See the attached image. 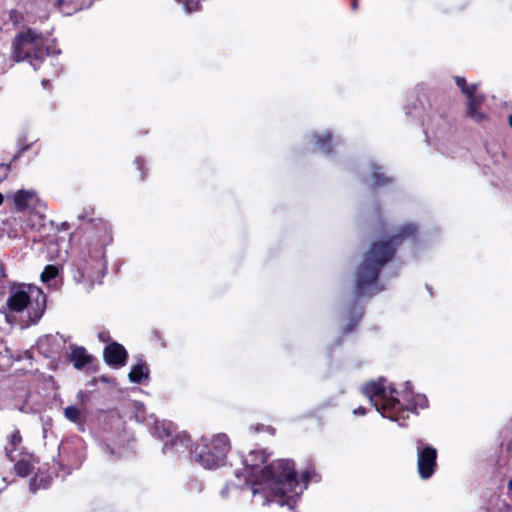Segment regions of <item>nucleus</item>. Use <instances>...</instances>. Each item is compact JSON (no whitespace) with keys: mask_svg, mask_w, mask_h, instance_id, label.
Returning a JSON list of instances; mask_svg holds the SVG:
<instances>
[{"mask_svg":"<svg viewBox=\"0 0 512 512\" xmlns=\"http://www.w3.org/2000/svg\"><path fill=\"white\" fill-rule=\"evenodd\" d=\"M267 460L264 450H253L244 458L245 475L236 472L237 483L233 487L252 485L254 498L260 499L261 505L276 502L280 506L293 508L298 497L306 489V483L297 480L293 462L280 459L261 468Z\"/></svg>","mask_w":512,"mask_h":512,"instance_id":"nucleus-1","label":"nucleus"},{"mask_svg":"<svg viewBox=\"0 0 512 512\" xmlns=\"http://www.w3.org/2000/svg\"><path fill=\"white\" fill-rule=\"evenodd\" d=\"M415 232L416 227L414 225H405L396 236L385 242L380 241L373 244L357 272V296H363L365 294L371 295L380 291V289L374 288V284L382 266L393 256L395 245L399 243V240L411 236Z\"/></svg>","mask_w":512,"mask_h":512,"instance_id":"nucleus-2","label":"nucleus"},{"mask_svg":"<svg viewBox=\"0 0 512 512\" xmlns=\"http://www.w3.org/2000/svg\"><path fill=\"white\" fill-rule=\"evenodd\" d=\"M362 393L369 398L370 402L378 412L382 413L383 417L393 421L405 418V414L415 411L417 406L420 408L427 407V399L423 395H417L413 400L402 396L404 402L402 403L395 397L396 390L391 385H387L386 380L382 378L364 385Z\"/></svg>","mask_w":512,"mask_h":512,"instance_id":"nucleus-3","label":"nucleus"},{"mask_svg":"<svg viewBox=\"0 0 512 512\" xmlns=\"http://www.w3.org/2000/svg\"><path fill=\"white\" fill-rule=\"evenodd\" d=\"M6 305L10 312L27 310L31 323L37 322L46 308V295L35 285L20 284L10 290Z\"/></svg>","mask_w":512,"mask_h":512,"instance_id":"nucleus-4","label":"nucleus"},{"mask_svg":"<svg viewBox=\"0 0 512 512\" xmlns=\"http://www.w3.org/2000/svg\"><path fill=\"white\" fill-rule=\"evenodd\" d=\"M50 52L43 47V38L35 31L28 29L18 34L13 41L12 57L15 61L29 60L34 69H38Z\"/></svg>","mask_w":512,"mask_h":512,"instance_id":"nucleus-5","label":"nucleus"},{"mask_svg":"<svg viewBox=\"0 0 512 512\" xmlns=\"http://www.w3.org/2000/svg\"><path fill=\"white\" fill-rule=\"evenodd\" d=\"M230 449L229 439L225 434L214 436L209 442L202 439L195 447V459L207 469H213L224 463Z\"/></svg>","mask_w":512,"mask_h":512,"instance_id":"nucleus-6","label":"nucleus"},{"mask_svg":"<svg viewBox=\"0 0 512 512\" xmlns=\"http://www.w3.org/2000/svg\"><path fill=\"white\" fill-rule=\"evenodd\" d=\"M59 451L61 459L73 469H78L86 456L84 443L78 437L63 442Z\"/></svg>","mask_w":512,"mask_h":512,"instance_id":"nucleus-7","label":"nucleus"},{"mask_svg":"<svg viewBox=\"0 0 512 512\" xmlns=\"http://www.w3.org/2000/svg\"><path fill=\"white\" fill-rule=\"evenodd\" d=\"M418 472L422 479L430 478L436 467V449L430 446H423L421 441L417 443Z\"/></svg>","mask_w":512,"mask_h":512,"instance_id":"nucleus-8","label":"nucleus"},{"mask_svg":"<svg viewBox=\"0 0 512 512\" xmlns=\"http://www.w3.org/2000/svg\"><path fill=\"white\" fill-rule=\"evenodd\" d=\"M467 114L468 116L476 122H482L486 119V115L479 110L484 97L477 93V86L473 85V90H471L467 95Z\"/></svg>","mask_w":512,"mask_h":512,"instance_id":"nucleus-9","label":"nucleus"},{"mask_svg":"<svg viewBox=\"0 0 512 512\" xmlns=\"http://www.w3.org/2000/svg\"><path fill=\"white\" fill-rule=\"evenodd\" d=\"M14 203L18 210L34 209L40 205V200L32 190H19L14 195Z\"/></svg>","mask_w":512,"mask_h":512,"instance_id":"nucleus-10","label":"nucleus"},{"mask_svg":"<svg viewBox=\"0 0 512 512\" xmlns=\"http://www.w3.org/2000/svg\"><path fill=\"white\" fill-rule=\"evenodd\" d=\"M127 353L125 348L118 344L112 343L104 350V358L110 365L123 366L125 364Z\"/></svg>","mask_w":512,"mask_h":512,"instance_id":"nucleus-11","label":"nucleus"},{"mask_svg":"<svg viewBox=\"0 0 512 512\" xmlns=\"http://www.w3.org/2000/svg\"><path fill=\"white\" fill-rule=\"evenodd\" d=\"M70 358L74 363V366L78 369L84 367L90 362V356L87 354L85 348L83 347H74L72 349Z\"/></svg>","mask_w":512,"mask_h":512,"instance_id":"nucleus-12","label":"nucleus"},{"mask_svg":"<svg viewBox=\"0 0 512 512\" xmlns=\"http://www.w3.org/2000/svg\"><path fill=\"white\" fill-rule=\"evenodd\" d=\"M149 374V369L146 364H136L129 373V379L133 383H140L143 379H146Z\"/></svg>","mask_w":512,"mask_h":512,"instance_id":"nucleus-13","label":"nucleus"},{"mask_svg":"<svg viewBox=\"0 0 512 512\" xmlns=\"http://www.w3.org/2000/svg\"><path fill=\"white\" fill-rule=\"evenodd\" d=\"M65 417L73 423L82 422V413L76 406H68L64 409Z\"/></svg>","mask_w":512,"mask_h":512,"instance_id":"nucleus-14","label":"nucleus"},{"mask_svg":"<svg viewBox=\"0 0 512 512\" xmlns=\"http://www.w3.org/2000/svg\"><path fill=\"white\" fill-rule=\"evenodd\" d=\"M188 446V439L186 437H175L174 439L171 440L170 443H165L164 447H163V450L164 452H166L168 449H172V448H175L176 451H180V447L181 448H186Z\"/></svg>","mask_w":512,"mask_h":512,"instance_id":"nucleus-15","label":"nucleus"},{"mask_svg":"<svg viewBox=\"0 0 512 512\" xmlns=\"http://www.w3.org/2000/svg\"><path fill=\"white\" fill-rule=\"evenodd\" d=\"M21 435L19 433V431H14L11 436H10V443L11 445L13 446V449H10L8 447H6V455L7 457L13 461L15 459L14 455H13V450L21 443Z\"/></svg>","mask_w":512,"mask_h":512,"instance_id":"nucleus-16","label":"nucleus"},{"mask_svg":"<svg viewBox=\"0 0 512 512\" xmlns=\"http://www.w3.org/2000/svg\"><path fill=\"white\" fill-rule=\"evenodd\" d=\"M314 138L316 140V143L319 145V148L324 153H330L331 152L330 147H328V143L330 141V134L329 133H325L323 135H316V136H314Z\"/></svg>","mask_w":512,"mask_h":512,"instance_id":"nucleus-17","label":"nucleus"},{"mask_svg":"<svg viewBox=\"0 0 512 512\" xmlns=\"http://www.w3.org/2000/svg\"><path fill=\"white\" fill-rule=\"evenodd\" d=\"M15 471L21 477L27 476L31 472V464L26 460L17 461Z\"/></svg>","mask_w":512,"mask_h":512,"instance_id":"nucleus-18","label":"nucleus"},{"mask_svg":"<svg viewBox=\"0 0 512 512\" xmlns=\"http://www.w3.org/2000/svg\"><path fill=\"white\" fill-rule=\"evenodd\" d=\"M58 274V268L54 265H48L45 267L43 272L41 273L42 282H48L49 280L55 278Z\"/></svg>","mask_w":512,"mask_h":512,"instance_id":"nucleus-19","label":"nucleus"},{"mask_svg":"<svg viewBox=\"0 0 512 512\" xmlns=\"http://www.w3.org/2000/svg\"><path fill=\"white\" fill-rule=\"evenodd\" d=\"M171 427H172V425L169 424V423H165V422L156 423L155 430H156L157 435L160 438H163V437L170 436V434H171Z\"/></svg>","mask_w":512,"mask_h":512,"instance_id":"nucleus-20","label":"nucleus"},{"mask_svg":"<svg viewBox=\"0 0 512 512\" xmlns=\"http://www.w3.org/2000/svg\"><path fill=\"white\" fill-rule=\"evenodd\" d=\"M378 170L379 167H373L372 177L374 181V186H379L388 182V179L385 178L381 173H379Z\"/></svg>","mask_w":512,"mask_h":512,"instance_id":"nucleus-21","label":"nucleus"},{"mask_svg":"<svg viewBox=\"0 0 512 512\" xmlns=\"http://www.w3.org/2000/svg\"><path fill=\"white\" fill-rule=\"evenodd\" d=\"M456 84L458 85V87L462 90V92L467 95L471 90H473V85L472 86H467L466 85V80L462 77H456Z\"/></svg>","mask_w":512,"mask_h":512,"instance_id":"nucleus-22","label":"nucleus"},{"mask_svg":"<svg viewBox=\"0 0 512 512\" xmlns=\"http://www.w3.org/2000/svg\"><path fill=\"white\" fill-rule=\"evenodd\" d=\"M10 170V166L7 164H0V182L6 179Z\"/></svg>","mask_w":512,"mask_h":512,"instance_id":"nucleus-23","label":"nucleus"},{"mask_svg":"<svg viewBox=\"0 0 512 512\" xmlns=\"http://www.w3.org/2000/svg\"><path fill=\"white\" fill-rule=\"evenodd\" d=\"M98 338L102 341V342H107L108 339H109V336L106 332H100L98 334Z\"/></svg>","mask_w":512,"mask_h":512,"instance_id":"nucleus-24","label":"nucleus"},{"mask_svg":"<svg viewBox=\"0 0 512 512\" xmlns=\"http://www.w3.org/2000/svg\"><path fill=\"white\" fill-rule=\"evenodd\" d=\"M353 413H354L355 415H365V414H366V410H365V408H364V407H358L357 409H355V410L353 411Z\"/></svg>","mask_w":512,"mask_h":512,"instance_id":"nucleus-25","label":"nucleus"},{"mask_svg":"<svg viewBox=\"0 0 512 512\" xmlns=\"http://www.w3.org/2000/svg\"><path fill=\"white\" fill-rule=\"evenodd\" d=\"M229 486H230V484H227V485H226V486L221 490V495H222L223 497H225V496H226V494H227V490H228Z\"/></svg>","mask_w":512,"mask_h":512,"instance_id":"nucleus-26","label":"nucleus"},{"mask_svg":"<svg viewBox=\"0 0 512 512\" xmlns=\"http://www.w3.org/2000/svg\"><path fill=\"white\" fill-rule=\"evenodd\" d=\"M356 7H357V0H353V2H352V8H353V9H356Z\"/></svg>","mask_w":512,"mask_h":512,"instance_id":"nucleus-27","label":"nucleus"},{"mask_svg":"<svg viewBox=\"0 0 512 512\" xmlns=\"http://www.w3.org/2000/svg\"><path fill=\"white\" fill-rule=\"evenodd\" d=\"M509 490L512 491V479L508 483Z\"/></svg>","mask_w":512,"mask_h":512,"instance_id":"nucleus-28","label":"nucleus"},{"mask_svg":"<svg viewBox=\"0 0 512 512\" xmlns=\"http://www.w3.org/2000/svg\"><path fill=\"white\" fill-rule=\"evenodd\" d=\"M509 125L512 127V115L509 116Z\"/></svg>","mask_w":512,"mask_h":512,"instance_id":"nucleus-29","label":"nucleus"},{"mask_svg":"<svg viewBox=\"0 0 512 512\" xmlns=\"http://www.w3.org/2000/svg\"><path fill=\"white\" fill-rule=\"evenodd\" d=\"M406 390H410V383L409 382H406Z\"/></svg>","mask_w":512,"mask_h":512,"instance_id":"nucleus-30","label":"nucleus"},{"mask_svg":"<svg viewBox=\"0 0 512 512\" xmlns=\"http://www.w3.org/2000/svg\"><path fill=\"white\" fill-rule=\"evenodd\" d=\"M47 83H48V80H43V81H42V85H43V86H46V84H47Z\"/></svg>","mask_w":512,"mask_h":512,"instance_id":"nucleus-31","label":"nucleus"},{"mask_svg":"<svg viewBox=\"0 0 512 512\" xmlns=\"http://www.w3.org/2000/svg\"><path fill=\"white\" fill-rule=\"evenodd\" d=\"M2 202H3V196H2V194L0 193V205L2 204Z\"/></svg>","mask_w":512,"mask_h":512,"instance_id":"nucleus-32","label":"nucleus"},{"mask_svg":"<svg viewBox=\"0 0 512 512\" xmlns=\"http://www.w3.org/2000/svg\"><path fill=\"white\" fill-rule=\"evenodd\" d=\"M140 162H141V160H140V159H136V164H137V165H140Z\"/></svg>","mask_w":512,"mask_h":512,"instance_id":"nucleus-33","label":"nucleus"}]
</instances>
